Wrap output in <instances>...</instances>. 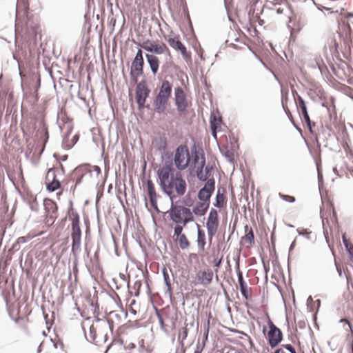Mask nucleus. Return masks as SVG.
<instances>
[{
	"mask_svg": "<svg viewBox=\"0 0 353 353\" xmlns=\"http://www.w3.org/2000/svg\"><path fill=\"white\" fill-rule=\"evenodd\" d=\"M157 176L161 190L171 200L174 197V188L179 196L185 193L186 182L183 179L181 173L175 171L172 161H165V164L157 170Z\"/></svg>",
	"mask_w": 353,
	"mask_h": 353,
	"instance_id": "nucleus-1",
	"label": "nucleus"
},
{
	"mask_svg": "<svg viewBox=\"0 0 353 353\" xmlns=\"http://www.w3.org/2000/svg\"><path fill=\"white\" fill-rule=\"evenodd\" d=\"M71 252L74 257L81 250V229L80 228V217L77 212H71Z\"/></svg>",
	"mask_w": 353,
	"mask_h": 353,
	"instance_id": "nucleus-2",
	"label": "nucleus"
},
{
	"mask_svg": "<svg viewBox=\"0 0 353 353\" xmlns=\"http://www.w3.org/2000/svg\"><path fill=\"white\" fill-rule=\"evenodd\" d=\"M169 215L170 219L176 224H183L185 225L187 223L194 220L192 212L190 208L175 205L172 201L169 211Z\"/></svg>",
	"mask_w": 353,
	"mask_h": 353,
	"instance_id": "nucleus-3",
	"label": "nucleus"
},
{
	"mask_svg": "<svg viewBox=\"0 0 353 353\" xmlns=\"http://www.w3.org/2000/svg\"><path fill=\"white\" fill-rule=\"evenodd\" d=\"M151 90L148 86L147 81L142 79L137 83L135 91V99L139 110H143L144 108L150 109V105H145L147 98L149 97Z\"/></svg>",
	"mask_w": 353,
	"mask_h": 353,
	"instance_id": "nucleus-4",
	"label": "nucleus"
},
{
	"mask_svg": "<svg viewBox=\"0 0 353 353\" xmlns=\"http://www.w3.org/2000/svg\"><path fill=\"white\" fill-rule=\"evenodd\" d=\"M174 161L179 170H183L188 167L189 151L186 145H181L176 148Z\"/></svg>",
	"mask_w": 353,
	"mask_h": 353,
	"instance_id": "nucleus-5",
	"label": "nucleus"
},
{
	"mask_svg": "<svg viewBox=\"0 0 353 353\" xmlns=\"http://www.w3.org/2000/svg\"><path fill=\"white\" fill-rule=\"evenodd\" d=\"M269 331L268 332V343L272 348L276 347L283 339V334L271 320H269Z\"/></svg>",
	"mask_w": 353,
	"mask_h": 353,
	"instance_id": "nucleus-6",
	"label": "nucleus"
},
{
	"mask_svg": "<svg viewBox=\"0 0 353 353\" xmlns=\"http://www.w3.org/2000/svg\"><path fill=\"white\" fill-rule=\"evenodd\" d=\"M215 190V179H208L198 192V199L200 201L208 202L210 203V197L212 196Z\"/></svg>",
	"mask_w": 353,
	"mask_h": 353,
	"instance_id": "nucleus-7",
	"label": "nucleus"
},
{
	"mask_svg": "<svg viewBox=\"0 0 353 353\" xmlns=\"http://www.w3.org/2000/svg\"><path fill=\"white\" fill-rule=\"evenodd\" d=\"M219 224L218 212L214 208H211L206 222L208 234L211 236L212 233L216 232Z\"/></svg>",
	"mask_w": 353,
	"mask_h": 353,
	"instance_id": "nucleus-8",
	"label": "nucleus"
},
{
	"mask_svg": "<svg viewBox=\"0 0 353 353\" xmlns=\"http://www.w3.org/2000/svg\"><path fill=\"white\" fill-rule=\"evenodd\" d=\"M141 48L149 52L157 54H161L166 52L168 56H170V50L164 43L155 44L150 41H147L143 43Z\"/></svg>",
	"mask_w": 353,
	"mask_h": 353,
	"instance_id": "nucleus-9",
	"label": "nucleus"
},
{
	"mask_svg": "<svg viewBox=\"0 0 353 353\" xmlns=\"http://www.w3.org/2000/svg\"><path fill=\"white\" fill-rule=\"evenodd\" d=\"M144 60L133 59L131 65L130 75L131 79L137 83L138 77L143 74Z\"/></svg>",
	"mask_w": 353,
	"mask_h": 353,
	"instance_id": "nucleus-10",
	"label": "nucleus"
},
{
	"mask_svg": "<svg viewBox=\"0 0 353 353\" xmlns=\"http://www.w3.org/2000/svg\"><path fill=\"white\" fill-rule=\"evenodd\" d=\"M174 95L175 105L178 112L181 114L185 110L188 106L185 93L181 88L177 87L174 90Z\"/></svg>",
	"mask_w": 353,
	"mask_h": 353,
	"instance_id": "nucleus-11",
	"label": "nucleus"
},
{
	"mask_svg": "<svg viewBox=\"0 0 353 353\" xmlns=\"http://www.w3.org/2000/svg\"><path fill=\"white\" fill-rule=\"evenodd\" d=\"M213 279V272L211 269L206 270H199L196 274V279L198 283L204 287H207L212 283Z\"/></svg>",
	"mask_w": 353,
	"mask_h": 353,
	"instance_id": "nucleus-12",
	"label": "nucleus"
},
{
	"mask_svg": "<svg viewBox=\"0 0 353 353\" xmlns=\"http://www.w3.org/2000/svg\"><path fill=\"white\" fill-rule=\"evenodd\" d=\"M168 43L172 48L180 51L185 61H188L191 59L190 54L187 52L186 47L181 41L176 39L175 38H170L168 39Z\"/></svg>",
	"mask_w": 353,
	"mask_h": 353,
	"instance_id": "nucleus-13",
	"label": "nucleus"
},
{
	"mask_svg": "<svg viewBox=\"0 0 353 353\" xmlns=\"http://www.w3.org/2000/svg\"><path fill=\"white\" fill-rule=\"evenodd\" d=\"M169 99L156 96L153 101L154 111L159 114H164L168 105Z\"/></svg>",
	"mask_w": 353,
	"mask_h": 353,
	"instance_id": "nucleus-14",
	"label": "nucleus"
},
{
	"mask_svg": "<svg viewBox=\"0 0 353 353\" xmlns=\"http://www.w3.org/2000/svg\"><path fill=\"white\" fill-rule=\"evenodd\" d=\"M236 274L238 281L239 284L240 291L242 296L246 299H250L251 295L250 294V289L248 287L247 283L243 279L242 272L239 269V264H237Z\"/></svg>",
	"mask_w": 353,
	"mask_h": 353,
	"instance_id": "nucleus-15",
	"label": "nucleus"
},
{
	"mask_svg": "<svg viewBox=\"0 0 353 353\" xmlns=\"http://www.w3.org/2000/svg\"><path fill=\"white\" fill-rule=\"evenodd\" d=\"M172 94V85L168 80L162 81L157 96L170 99Z\"/></svg>",
	"mask_w": 353,
	"mask_h": 353,
	"instance_id": "nucleus-16",
	"label": "nucleus"
},
{
	"mask_svg": "<svg viewBox=\"0 0 353 353\" xmlns=\"http://www.w3.org/2000/svg\"><path fill=\"white\" fill-rule=\"evenodd\" d=\"M145 57L147 62L150 65L152 73L155 75L159 68V60L158 57L154 54H146Z\"/></svg>",
	"mask_w": 353,
	"mask_h": 353,
	"instance_id": "nucleus-17",
	"label": "nucleus"
},
{
	"mask_svg": "<svg viewBox=\"0 0 353 353\" xmlns=\"http://www.w3.org/2000/svg\"><path fill=\"white\" fill-rule=\"evenodd\" d=\"M210 207V203L208 202L201 201L198 202L196 205L192 209V214L194 213L197 216H201L205 214L208 208Z\"/></svg>",
	"mask_w": 353,
	"mask_h": 353,
	"instance_id": "nucleus-18",
	"label": "nucleus"
},
{
	"mask_svg": "<svg viewBox=\"0 0 353 353\" xmlns=\"http://www.w3.org/2000/svg\"><path fill=\"white\" fill-rule=\"evenodd\" d=\"M197 228V245L200 251H203L205 245V234L203 230L200 228V225L196 223Z\"/></svg>",
	"mask_w": 353,
	"mask_h": 353,
	"instance_id": "nucleus-19",
	"label": "nucleus"
},
{
	"mask_svg": "<svg viewBox=\"0 0 353 353\" xmlns=\"http://www.w3.org/2000/svg\"><path fill=\"white\" fill-rule=\"evenodd\" d=\"M162 274L163 276L164 283L167 287V290L165 292V294H168L169 296L172 295V288H171V282L169 276V274L166 268H163L162 270Z\"/></svg>",
	"mask_w": 353,
	"mask_h": 353,
	"instance_id": "nucleus-20",
	"label": "nucleus"
},
{
	"mask_svg": "<svg viewBox=\"0 0 353 353\" xmlns=\"http://www.w3.org/2000/svg\"><path fill=\"white\" fill-rule=\"evenodd\" d=\"M342 239L346 251L349 254V259L353 263V244L346 239L345 234H343Z\"/></svg>",
	"mask_w": 353,
	"mask_h": 353,
	"instance_id": "nucleus-21",
	"label": "nucleus"
},
{
	"mask_svg": "<svg viewBox=\"0 0 353 353\" xmlns=\"http://www.w3.org/2000/svg\"><path fill=\"white\" fill-rule=\"evenodd\" d=\"M45 210L49 213H55L57 211V205L56 203L50 199H46L44 201Z\"/></svg>",
	"mask_w": 353,
	"mask_h": 353,
	"instance_id": "nucleus-22",
	"label": "nucleus"
},
{
	"mask_svg": "<svg viewBox=\"0 0 353 353\" xmlns=\"http://www.w3.org/2000/svg\"><path fill=\"white\" fill-rule=\"evenodd\" d=\"M221 123V119L217 118L214 114H212L210 118V123L212 131L214 133V136H216L215 130L218 128Z\"/></svg>",
	"mask_w": 353,
	"mask_h": 353,
	"instance_id": "nucleus-23",
	"label": "nucleus"
},
{
	"mask_svg": "<svg viewBox=\"0 0 353 353\" xmlns=\"http://www.w3.org/2000/svg\"><path fill=\"white\" fill-rule=\"evenodd\" d=\"M296 231L299 235L303 236L310 241L314 242L316 240V237L313 236L312 231H310L307 229L298 228Z\"/></svg>",
	"mask_w": 353,
	"mask_h": 353,
	"instance_id": "nucleus-24",
	"label": "nucleus"
},
{
	"mask_svg": "<svg viewBox=\"0 0 353 353\" xmlns=\"http://www.w3.org/2000/svg\"><path fill=\"white\" fill-rule=\"evenodd\" d=\"M46 188L49 192H54L61 188V183L58 179L46 182Z\"/></svg>",
	"mask_w": 353,
	"mask_h": 353,
	"instance_id": "nucleus-25",
	"label": "nucleus"
},
{
	"mask_svg": "<svg viewBox=\"0 0 353 353\" xmlns=\"http://www.w3.org/2000/svg\"><path fill=\"white\" fill-rule=\"evenodd\" d=\"M147 191L149 199L157 197L154 185L150 179L147 181Z\"/></svg>",
	"mask_w": 353,
	"mask_h": 353,
	"instance_id": "nucleus-26",
	"label": "nucleus"
},
{
	"mask_svg": "<svg viewBox=\"0 0 353 353\" xmlns=\"http://www.w3.org/2000/svg\"><path fill=\"white\" fill-rule=\"evenodd\" d=\"M179 247L182 250H185L190 246V242L188 240L185 234L181 235L178 237Z\"/></svg>",
	"mask_w": 353,
	"mask_h": 353,
	"instance_id": "nucleus-27",
	"label": "nucleus"
},
{
	"mask_svg": "<svg viewBox=\"0 0 353 353\" xmlns=\"http://www.w3.org/2000/svg\"><path fill=\"white\" fill-rule=\"evenodd\" d=\"M224 203V197L222 194L220 193L219 190L217 191L216 199H215V203H214V205L218 208H222Z\"/></svg>",
	"mask_w": 353,
	"mask_h": 353,
	"instance_id": "nucleus-28",
	"label": "nucleus"
},
{
	"mask_svg": "<svg viewBox=\"0 0 353 353\" xmlns=\"http://www.w3.org/2000/svg\"><path fill=\"white\" fill-rule=\"evenodd\" d=\"M296 99H297V101L295 103H296V105L298 110H301V111L307 110L305 101L302 98V97L297 96Z\"/></svg>",
	"mask_w": 353,
	"mask_h": 353,
	"instance_id": "nucleus-29",
	"label": "nucleus"
},
{
	"mask_svg": "<svg viewBox=\"0 0 353 353\" xmlns=\"http://www.w3.org/2000/svg\"><path fill=\"white\" fill-rule=\"evenodd\" d=\"M221 152L228 160V161L233 163L234 153L230 151L228 148L221 149Z\"/></svg>",
	"mask_w": 353,
	"mask_h": 353,
	"instance_id": "nucleus-30",
	"label": "nucleus"
},
{
	"mask_svg": "<svg viewBox=\"0 0 353 353\" xmlns=\"http://www.w3.org/2000/svg\"><path fill=\"white\" fill-rule=\"evenodd\" d=\"M97 322L100 323V325L102 328L106 330L108 327H109L110 330L112 329V321H110L107 319L103 320V319H97Z\"/></svg>",
	"mask_w": 353,
	"mask_h": 353,
	"instance_id": "nucleus-31",
	"label": "nucleus"
},
{
	"mask_svg": "<svg viewBox=\"0 0 353 353\" xmlns=\"http://www.w3.org/2000/svg\"><path fill=\"white\" fill-rule=\"evenodd\" d=\"M306 305H307V310L311 312H314L315 311V307H316V301H314L313 300V298L312 296H310L307 299V302H306Z\"/></svg>",
	"mask_w": 353,
	"mask_h": 353,
	"instance_id": "nucleus-32",
	"label": "nucleus"
},
{
	"mask_svg": "<svg viewBox=\"0 0 353 353\" xmlns=\"http://www.w3.org/2000/svg\"><path fill=\"white\" fill-rule=\"evenodd\" d=\"M196 176L199 181H207V176L203 174V168H202V167L196 168Z\"/></svg>",
	"mask_w": 353,
	"mask_h": 353,
	"instance_id": "nucleus-33",
	"label": "nucleus"
},
{
	"mask_svg": "<svg viewBox=\"0 0 353 353\" xmlns=\"http://www.w3.org/2000/svg\"><path fill=\"white\" fill-rule=\"evenodd\" d=\"M55 172H56V168H52L48 170L46 176V182H49L50 181L57 179V176H56Z\"/></svg>",
	"mask_w": 353,
	"mask_h": 353,
	"instance_id": "nucleus-34",
	"label": "nucleus"
},
{
	"mask_svg": "<svg viewBox=\"0 0 353 353\" xmlns=\"http://www.w3.org/2000/svg\"><path fill=\"white\" fill-rule=\"evenodd\" d=\"M156 315L158 318L161 329L163 332H167L166 325H165L163 319L158 310H156Z\"/></svg>",
	"mask_w": 353,
	"mask_h": 353,
	"instance_id": "nucleus-35",
	"label": "nucleus"
},
{
	"mask_svg": "<svg viewBox=\"0 0 353 353\" xmlns=\"http://www.w3.org/2000/svg\"><path fill=\"white\" fill-rule=\"evenodd\" d=\"M244 238L249 242L250 245L254 243V235L252 229L250 228L249 232L245 235Z\"/></svg>",
	"mask_w": 353,
	"mask_h": 353,
	"instance_id": "nucleus-36",
	"label": "nucleus"
},
{
	"mask_svg": "<svg viewBox=\"0 0 353 353\" xmlns=\"http://www.w3.org/2000/svg\"><path fill=\"white\" fill-rule=\"evenodd\" d=\"M203 169H204V171H205V175L207 176V181H208V179H211L210 176L212 175V171L214 170V168H213L212 165L208 164Z\"/></svg>",
	"mask_w": 353,
	"mask_h": 353,
	"instance_id": "nucleus-37",
	"label": "nucleus"
},
{
	"mask_svg": "<svg viewBox=\"0 0 353 353\" xmlns=\"http://www.w3.org/2000/svg\"><path fill=\"white\" fill-rule=\"evenodd\" d=\"M279 196L283 200L290 202V203H294V202H295V200H296L295 198L292 196L282 194L281 193H279Z\"/></svg>",
	"mask_w": 353,
	"mask_h": 353,
	"instance_id": "nucleus-38",
	"label": "nucleus"
},
{
	"mask_svg": "<svg viewBox=\"0 0 353 353\" xmlns=\"http://www.w3.org/2000/svg\"><path fill=\"white\" fill-rule=\"evenodd\" d=\"M182 231H183V227L181 225H180L179 224H177L174 228V236L179 237L181 235H183V234H182Z\"/></svg>",
	"mask_w": 353,
	"mask_h": 353,
	"instance_id": "nucleus-39",
	"label": "nucleus"
},
{
	"mask_svg": "<svg viewBox=\"0 0 353 353\" xmlns=\"http://www.w3.org/2000/svg\"><path fill=\"white\" fill-rule=\"evenodd\" d=\"M89 336H90V338L91 339L92 341H94L95 339H96V336H97V334H96V328L92 325L90 327V333H89Z\"/></svg>",
	"mask_w": 353,
	"mask_h": 353,
	"instance_id": "nucleus-40",
	"label": "nucleus"
},
{
	"mask_svg": "<svg viewBox=\"0 0 353 353\" xmlns=\"http://www.w3.org/2000/svg\"><path fill=\"white\" fill-rule=\"evenodd\" d=\"M188 329L185 327H183L182 332L179 335V339L181 338V345H183V341L185 340L188 336Z\"/></svg>",
	"mask_w": 353,
	"mask_h": 353,
	"instance_id": "nucleus-41",
	"label": "nucleus"
},
{
	"mask_svg": "<svg viewBox=\"0 0 353 353\" xmlns=\"http://www.w3.org/2000/svg\"><path fill=\"white\" fill-rule=\"evenodd\" d=\"M151 205L157 212H159V210L157 205V197L150 199Z\"/></svg>",
	"mask_w": 353,
	"mask_h": 353,
	"instance_id": "nucleus-42",
	"label": "nucleus"
},
{
	"mask_svg": "<svg viewBox=\"0 0 353 353\" xmlns=\"http://www.w3.org/2000/svg\"><path fill=\"white\" fill-rule=\"evenodd\" d=\"M84 170L90 172V170L88 169L87 165H83V166H79V167L77 168L74 170V174L81 173V172H83Z\"/></svg>",
	"mask_w": 353,
	"mask_h": 353,
	"instance_id": "nucleus-43",
	"label": "nucleus"
},
{
	"mask_svg": "<svg viewBox=\"0 0 353 353\" xmlns=\"http://www.w3.org/2000/svg\"><path fill=\"white\" fill-rule=\"evenodd\" d=\"M283 347L290 353H296L294 347L290 344L283 345Z\"/></svg>",
	"mask_w": 353,
	"mask_h": 353,
	"instance_id": "nucleus-44",
	"label": "nucleus"
},
{
	"mask_svg": "<svg viewBox=\"0 0 353 353\" xmlns=\"http://www.w3.org/2000/svg\"><path fill=\"white\" fill-rule=\"evenodd\" d=\"M201 163L199 167H202V168H205V167L206 166L205 165V154L203 150H201Z\"/></svg>",
	"mask_w": 353,
	"mask_h": 353,
	"instance_id": "nucleus-45",
	"label": "nucleus"
},
{
	"mask_svg": "<svg viewBox=\"0 0 353 353\" xmlns=\"http://www.w3.org/2000/svg\"><path fill=\"white\" fill-rule=\"evenodd\" d=\"M305 123L307 124V126L311 133H313L312 128L316 125L315 123H312V121L310 119L309 121H305Z\"/></svg>",
	"mask_w": 353,
	"mask_h": 353,
	"instance_id": "nucleus-46",
	"label": "nucleus"
},
{
	"mask_svg": "<svg viewBox=\"0 0 353 353\" xmlns=\"http://www.w3.org/2000/svg\"><path fill=\"white\" fill-rule=\"evenodd\" d=\"M134 59H139V60H144L143 57V52L141 50L139 49L136 53V55L134 58Z\"/></svg>",
	"mask_w": 353,
	"mask_h": 353,
	"instance_id": "nucleus-47",
	"label": "nucleus"
},
{
	"mask_svg": "<svg viewBox=\"0 0 353 353\" xmlns=\"http://www.w3.org/2000/svg\"><path fill=\"white\" fill-rule=\"evenodd\" d=\"M320 306H321V301L319 299H318L316 301V307H315V311L314 312V316H316L318 310L320 308Z\"/></svg>",
	"mask_w": 353,
	"mask_h": 353,
	"instance_id": "nucleus-48",
	"label": "nucleus"
},
{
	"mask_svg": "<svg viewBox=\"0 0 353 353\" xmlns=\"http://www.w3.org/2000/svg\"><path fill=\"white\" fill-rule=\"evenodd\" d=\"M83 175H84V174H83V173H82V174H81V176H80L77 179V181H76V183H75V185L74 186V188H73V191L74 190V189H75L76 186H77V185H79V184H80V183H81V181H82V179H83Z\"/></svg>",
	"mask_w": 353,
	"mask_h": 353,
	"instance_id": "nucleus-49",
	"label": "nucleus"
},
{
	"mask_svg": "<svg viewBox=\"0 0 353 353\" xmlns=\"http://www.w3.org/2000/svg\"><path fill=\"white\" fill-rule=\"evenodd\" d=\"M214 266L216 267L217 268H219L221 265V263H222V257L220 258L219 259H214Z\"/></svg>",
	"mask_w": 353,
	"mask_h": 353,
	"instance_id": "nucleus-50",
	"label": "nucleus"
},
{
	"mask_svg": "<svg viewBox=\"0 0 353 353\" xmlns=\"http://www.w3.org/2000/svg\"><path fill=\"white\" fill-rule=\"evenodd\" d=\"M135 287H137L138 288V290L141 288V281H136L135 284H134ZM139 291L138 290L137 292H135V296H139Z\"/></svg>",
	"mask_w": 353,
	"mask_h": 353,
	"instance_id": "nucleus-51",
	"label": "nucleus"
},
{
	"mask_svg": "<svg viewBox=\"0 0 353 353\" xmlns=\"http://www.w3.org/2000/svg\"><path fill=\"white\" fill-rule=\"evenodd\" d=\"M69 205H70V208H69V209H68V214L69 216H71V212H74V211L73 210V208H72V201H69Z\"/></svg>",
	"mask_w": 353,
	"mask_h": 353,
	"instance_id": "nucleus-52",
	"label": "nucleus"
},
{
	"mask_svg": "<svg viewBox=\"0 0 353 353\" xmlns=\"http://www.w3.org/2000/svg\"><path fill=\"white\" fill-rule=\"evenodd\" d=\"M292 93L294 101L296 102V101H297L296 97L297 96H300V95L298 94V92H297V91L296 90H293L292 89Z\"/></svg>",
	"mask_w": 353,
	"mask_h": 353,
	"instance_id": "nucleus-53",
	"label": "nucleus"
},
{
	"mask_svg": "<svg viewBox=\"0 0 353 353\" xmlns=\"http://www.w3.org/2000/svg\"><path fill=\"white\" fill-rule=\"evenodd\" d=\"M216 232H214L212 233V234H211V236H210L209 234H208V243H209V245H210L212 244V239L213 237L215 236Z\"/></svg>",
	"mask_w": 353,
	"mask_h": 353,
	"instance_id": "nucleus-54",
	"label": "nucleus"
},
{
	"mask_svg": "<svg viewBox=\"0 0 353 353\" xmlns=\"http://www.w3.org/2000/svg\"><path fill=\"white\" fill-rule=\"evenodd\" d=\"M295 245H296V240H294L292 242V243H291V245H290V246L289 248V252H292V250L295 248Z\"/></svg>",
	"mask_w": 353,
	"mask_h": 353,
	"instance_id": "nucleus-55",
	"label": "nucleus"
},
{
	"mask_svg": "<svg viewBox=\"0 0 353 353\" xmlns=\"http://www.w3.org/2000/svg\"><path fill=\"white\" fill-rule=\"evenodd\" d=\"M339 321L340 322H345V323H347L348 326H349V327L351 328V323H350V322L347 319L342 318V319H340Z\"/></svg>",
	"mask_w": 353,
	"mask_h": 353,
	"instance_id": "nucleus-56",
	"label": "nucleus"
},
{
	"mask_svg": "<svg viewBox=\"0 0 353 353\" xmlns=\"http://www.w3.org/2000/svg\"><path fill=\"white\" fill-rule=\"evenodd\" d=\"M199 159V154H198V153L196 152H194V159H193L194 163H197Z\"/></svg>",
	"mask_w": 353,
	"mask_h": 353,
	"instance_id": "nucleus-57",
	"label": "nucleus"
},
{
	"mask_svg": "<svg viewBox=\"0 0 353 353\" xmlns=\"http://www.w3.org/2000/svg\"><path fill=\"white\" fill-rule=\"evenodd\" d=\"M203 351V347H201L199 345H197L194 353H201Z\"/></svg>",
	"mask_w": 353,
	"mask_h": 353,
	"instance_id": "nucleus-58",
	"label": "nucleus"
},
{
	"mask_svg": "<svg viewBox=\"0 0 353 353\" xmlns=\"http://www.w3.org/2000/svg\"><path fill=\"white\" fill-rule=\"evenodd\" d=\"M79 139V136L78 135H74L73 137H72V141H73V145L77 143V141H78Z\"/></svg>",
	"mask_w": 353,
	"mask_h": 353,
	"instance_id": "nucleus-59",
	"label": "nucleus"
},
{
	"mask_svg": "<svg viewBox=\"0 0 353 353\" xmlns=\"http://www.w3.org/2000/svg\"><path fill=\"white\" fill-rule=\"evenodd\" d=\"M94 171L97 172V174H99L101 172V169L99 166H94Z\"/></svg>",
	"mask_w": 353,
	"mask_h": 353,
	"instance_id": "nucleus-60",
	"label": "nucleus"
},
{
	"mask_svg": "<svg viewBox=\"0 0 353 353\" xmlns=\"http://www.w3.org/2000/svg\"><path fill=\"white\" fill-rule=\"evenodd\" d=\"M283 109H284L285 112H286L287 115L290 117V110H288V108H285L283 104Z\"/></svg>",
	"mask_w": 353,
	"mask_h": 353,
	"instance_id": "nucleus-61",
	"label": "nucleus"
},
{
	"mask_svg": "<svg viewBox=\"0 0 353 353\" xmlns=\"http://www.w3.org/2000/svg\"><path fill=\"white\" fill-rule=\"evenodd\" d=\"M303 119H304L305 121H309L310 119L309 114L303 115Z\"/></svg>",
	"mask_w": 353,
	"mask_h": 353,
	"instance_id": "nucleus-62",
	"label": "nucleus"
},
{
	"mask_svg": "<svg viewBox=\"0 0 353 353\" xmlns=\"http://www.w3.org/2000/svg\"><path fill=\"white\" fill-rule=\"evenodd\" d=\"M94 259L96 260H98L99 259V253L98 252H95L94 254Z\"/></svg>",
	"mask_w": 353,
	"mask_h": 353,
	"instance_id": "nucleus-63",
	"label": "nucleus"
},
{
	"mask_svg": "<svg viewBox=\"0 0 353 353\" xmlns=\"http://www.w3.org/2000/svg\"><path fill=\"white\" fill-rule=\"evenodd\" d=\"M351 353H353V340L350 342Z\"/></svg>",
	"mask_w": 353,
	"mask_h": 353,
	"instance_id": "nucleus-64",
	"label": "nucleus"
}]
</instances>
